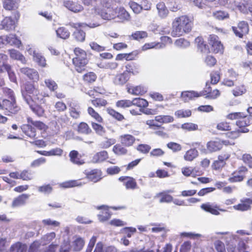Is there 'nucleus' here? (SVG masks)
<instances>
[{
    "instance_id": "nucleus-43",
    "label": "nucleus",
    "mask_w": 252,
    "mask_h": 252,
    "mask_svg": "<svg viewBox=\"0 0 252 252\" xmlns=\"http://www.w3.org/2000/svg\"><path fill=\"white\" fill-rule=\"evenodd\" d=\"M94 106L96 107L105 106L107 104L106 100L101 98H96L91 100Z\"/></svg>"
},
{
    "instance_id": "nucleus-8",
    "label": "nucleus",
    "mask_w": 252,
    "mask_h": 252,
    "mask_svg": "<svg viewBox=\"0 0 252 252\" xmlns=\"http://www.w3.org/2000/svg\"><path fill=\"white\" fill-rule=\"evenodd\" d=\"M209 44L212 46V51L215 53H222L223 47L219 37L215 34L210 35L209 38Z\"/></svg>"
},
{
    "instance_id": "nucleus-15",
    "label": "nucleus",
    "mask_w": 252,
    "mask_h": 252,
    "mask_svg": "<svg viewBox=\"0 0 252 252\" xmlns=\"http://www.w3.org/2000/svg\"><path fill=\"white\" fill-rule=\"evenodd\" d=\"M114 11L116 12V17L122 21H128L130 20V14L124 7L117 8Z\"/></svg>"
},
{
    "instance_id": "nucleus-33",
    "label": "nucleus",
    "mask_w": 252,
    "mask_h": 252,
    "mask_svg": "<svg viewBox=\"0 0 252 252\" xmlns=\"http://www.w3.org/2000/svg\"><path fill=\"white\" fill-rule=\"evenodd\" d=\"M56 32L57 36L63 39H67L70 36V32L64 27L58 28Z\"/></svg>"
},
{
    "instance_id": "nucleus-48",
    "label": "nucleus",
    "mask_w": 252,
    "mask_h": 252,
    "mask_svg": "<svg viewBox=\"0 0 252 252\" xmlns=\"http://www.w3.org/2000/svg\"><path fill=\"white\" fill-rule=\"evenodd\" d=\"M98 65L100 68L113 70L115 69L118 67V64L116 62H107L104 63H100Z\"/></svg>"
},
{
    "instance_id": "nucleus-52",
    "label": "nucleus",
    "mask_w": 252,
    "mask_h": 252,
    "mask_svg": "<svg viewBox=\"0 0 252 252\" xmlns=\"http://www.w3.org/2000/svg\"><path fill=\"white\" fill-rule=\"evenodd\" d=\"M249 121L246 120H238L236 122V126H238L237 129H245L247 130V132L249 131V129L246 127V126L249 125Z\"/></svg>"
},
{
    "instance_id": "nucleus-40",
    "label": "nucleus",
    "mask_w": 252,
    "mask_h": 252,
    "mask_svg": "<svg viewBox=\"0 0 252 252\" xmlns=\"http://www.w3.org/2000/svg\"><path fill=\"white\" fill-rule=\"evenodd\" d=\"M113 151L119 156L126 155L127 152V149L119 144H116L113 147Z\"/></svg>"
},
{
    "instance_id": "nucleus-38",
    "label": "nucleus",
    "mask_w": 252,
    "mask_h": 252,
    "mask_svg": "<svg viewBox=\"0 0 252 252\" xmlns=\"http://www.w3.org/2000/svg\"><path fill=\"white\" fill-rule=\"evenodd\" d=\"M247 130L245 129H237L226 133V136L229 138L235 139L239 137L241 133H246Z\"/></svg>"
},
{
    "instance_id": "nucleus-18",
    "label": "nucleus",
    "mask_w": 252,
    "mask_h": 252,
    "mask_svg": "<svg viewBox=\"0 0 252 252\" xmlns=\"http://www.w3.org/2000/svg\"><path fill=\"white\" fill-rule=\"evenodd\" d=\"M108 158V154L107 151H102L96 153L92 158L94 163H100L105 161Z\"/></svg>"
},
{
    "instance_id": "nucleus-51",
    "label": "nucleus",
    "mask_w": 252,
    "mask_h": 252,
    "mask_svg": "<svg viewBox=\"0 0 252 252\" xmlns=\"http://www.w3.org/2000/svg\"><path fill=\"white\" fill-rule=\"evenodd\" d=\"M88 112L93 118H94L98 122H101L102 118L101 116L95 111V110L92 108L89 107L88 109Z\"/></svg>"
},
{
    "instance_id": "nucleus-58",
    "label": "nucleus",
    "mask_w": 252,
    "mask_h": 252,
    "mask_svg": "<svg viewBox=\"0 0 252 252\" xmlns=\"http://www.w3.org/2000/svg\"><path fill=\"white\" fill-rule=\"evenodd\" d=\"M116 106L118 107L125 108L132 106V102L129 100H121L116 103Z\"/></svg>"
},
{
    "instance_id": "nucleus-41",
    "label": "nucleus",
    "mask_w": 252,
    "mask_h": 252,
    "mask_svg": "<svg viewBox=\"0 0 252 252\" xmlns=\"http://www.w3.org/2000/svg\"><path fill=\"white\" fill-rule=\"evenodd\" d=\"M132 105H137L140 107H145L148 105V102L144 99L141 98H135L132 101Z\"/></svg>"
},
{
    "instance_id": "nucleus-7",
    "label": "nucleus",
    "mask_w": 252,
    "mask_h": 252,
    "mask_svg": "<svg viewBox=\"0 0 252 252\" xmlns=\"http://www.w3.org/2000/svg\"><path fill=\"white\" fill-rule=\"evenodd\" d=\"M232 30L236 36L242 38L244 35L248 33L249 25L247 22L241 21L238 24L237 26L232 27Z\"/></svg>"
},
{
    "instance_id": "nucleus-9",
    "label": "nucleus",
    "mask_w": 252,
    "mask_h": 252,
    "mask_svg": "<svg viewBox=\"0 0 252 252\" xmlns=\"http://www.w3.org/2000/svg\"><path fill=\"white\" fill-rule=\"evenodd\" d=\"M15 29V21L10 17H5L0 23V30L10 31Z\"/></svg>"
},
{
    "instance_id": "nucleus-4",
    "label": "nucleus",
    "mask_w": 252,
    "mask_h": 252,
    "mask_svg": "<svg viewBox=\"0 0 252 252\" xmlns=\"http://www.w3.org/2000/svg\"><path fill=\"white\" fill-rule=\"evenodd\" d=\"M0 108L10 114H16L20 109L16 103L15 97L3 99L2 103H0Z\"/></svg>"
},
{
    "instance_id": "nucleus-5",
    "label": "nucleus",
    "mask_w": 252,
    "mask_h": 252,
    "mask_svg": "<svg viewBox=\"0 0 252 252\" xmlns=\"http://www.w3.org/2000/svg\"><path fill=\"white\" fill-rule=\"evenodd\" d=\"M126 70L122 73H120L116 75L113 80V83L118 86H123L126 84L129 79L130 77V73L134 74L135 73L133 72V69L130 68V65H127L126 66Z\"/></svg>"
},
{
    "instance_id": "nucleus-2",
    "label": "nucleus",
    "mask_w": 252,
    "mask_h": 252,
    "mask_svg": "<svg viewBox=\"0 0 252 252\" xmlns=\"http://www.w3.org/2000/svg\"><path fill=\"white\" fill-rule=\"evenodd\" d=\"M74 52L76 57L72 60L73 63L76 70L79 73H82L85 70L86 65L88 63L87 54L79 48H75Z\"/></svg>"
},
{
    "instance_id": "nucleus-63",
    "label": "nucleus",
    "mask_w": 252,
    "mask_h": 252,
    "mask_svg": "<svg viewBox=\"0 0 252 252\" xmlns=\"http://www.w3.org/2000/svg\"><path fill=\"white\" fill-rule=\"evenodd\" d=\"M22 244L17 242L11 246L9 252H22Z\"/></svg>"
},
{
    "instance_id": "nucleus-29",
    "label": "nucleus",
    "mask_w": 252,
    "mask_h": 252,
    "mask_svg": "<svg viewBox=\"0 0 252 252\" xmlns=\"http://www.w3.org/2000/svg\"><path fill=\"white\" fill-rule=\"evenodd\" d=\"M201 208L204 211L215 215H218L220 214L217 206L210 204L209 203L202 204Z\"/></svg>"
},
{
    "instance_id": "nucleus-30",
    "label": "nucleus",
    "mask_w": 252,
    "mask_h": 252,
    "mask_svg": "<svg viewBox=\"0 0 252 252\" xmlns=\"http://www.w3.org/2000/svg\"><path fill=\"white\" fill-rule=\"evenodd\" d=\"M8 52L10 54V57L14 60H17L21 61L22 63H26V59L24 56L21 54L18 51L15 49L9 50Z\"/></svg>"
},
{
    "instance_id": "nucleus-36",
    "label": "nucleus",
    "mask_w": 252,
    "mask_h": 252,
    "mask_svg": "<svg viewBox=\"0 0 252 252\" xmlns=\"http://www.w3.org/2000/svg\"><path fill=\"white\" fill-rule=\"evenodd\" d=\"M198 156V152L195 149H191L188 151L184 156L186 160L192 161Z\"/></svg>"
},
{
    "instance_id": "nucleus-3",
    "label": "nucleus",
    "mask_w": 252,
    "mask_h": 252,
    "mask_svg": "<svg viewBox=\"0 0 252 252\" xmlns=\"http://www.w3.org/2000/svg\"><path fill=\"white\" fill-rule=\"evenodd\" d=\"M68 25L72 28L76 29L73 34V36L74 38L78 41L82 42L85 40L86 34L82 30H79V28L81 27H85L88 26L90 28H93L99 26V24L97 23H90L89 24H86L85 23H74L73 22H70Z\"/></svg>"
},
{
    "instance_id": "nucleus-49",
    "label": "nucleus",
    "mask_w": 252,
    "mask_h": 252,
    "mask_svg": "<svg viewBox=\"0 0 252 252\" xmlns=\"http://www.w3.org/2000/svg\"><path fill=\"white\" fill-rule=\"evenodd\" d=\"M131 37L133 39L140 40L147 37L148 34L144 31H136L131 34Z\"/></svg>"
},
{
    "instance_id": "nucleus-55",
    "label": "nucleus",
    "mask_w": 252,
    "mask_h": 252,
    "mask_svg": "<svg viewBox=\"0 0 252 252\" xmlns=\"http://www.w3.org/2000/svg\"><path fill=\"white\" fill-rule=\"evenodd\" d=\"M217 129L221 131H227V130H231L232 129L230 127L229 124L227 122H220L219 123L217 126Z\"/></svg>"
},
{
    "instance_id": "nucleus-21",
    "label": "nucleus",
    "mask_w": 252,
    "mask_h": 252,
    "mask_svg": "<svg viewBox=\"0 0 252 252\" xmlns=\"http://www.w3.org/2000/svg\"><path fill=\"white\" fill-rule=\"evenodd\" d=\"M222 143L220 141H211L207 144L208 151L210 152H215L220 150L222 148Z\"/></svg>"
},
{
    "instance_id": "nucleus-31",
    "label": "nucleus",
    "mask_w": 252,
    "mask_h": 252,
    "mask_svg": "<svg viewBox=\"0 0 252 252\" xmlns=\"http://www.w3.org/2000/svg\"><path fill=\"white\" fill-rule=\"evenodd\" d=\"M100 15L103 19L109 20L114 19L116 17V12L111 10L110 8H108L107 11H101Z\"/></svg>"
},
{
    "instance_id": "nucleus-46",
    "label": "nucleus",
    "mask_w": 252,
    "mask_h": 252,
    "mask_svg": "<svg viewBox=\"0 0 252 252\" xmlns=\"http://www.w3.org/2000/svg\"><path fill=\"white\" fill-rule=\"evenodd\" d=\"M96 79V74L93 72H90L85 74L83 76V79L88 83H92L95 81Z\"/></svg>"
},
{
    "instance_id": "nucleus-50",
    "label": "nucleus",
    "mask_w": 252,
    "mask_h": 252,
    "mask_svg": "<svg viewBox=\"0 0 252 252\" xmlns=\"http://www.w3.org/2000/svg\"><path fill=\"white\" fill-rule=\"evenodd\" d=\"M92 126L93 129L95 130V132L97 134L100 136H102L105 133V130L104 128L101 125L95 123H92Z\"/></svg>"
},
{
    "instance_id": "nucleus-47",
    "label": "nucleus",
    "mask_w": 252,
    "mask_h": 252,
    "mask_svg": "<svg viewBox=\"0 0 252 252\" xmlns=\"http://www.w3.org/2000/svg\"><path fill=\"white\" fill-rule=\"evenodd\" d=\"M107 111L109 115L118 121H122L124 119L123 115L113 109L108 108Z\"/></svg>"
},
{
    "instance_id": "nucleus-17",
    "label": "nucleus",
    "mask_w": 252,
    "mask_h": 252,
    "mask_svg": "<svg viewBox=\"0 0 252 252\" xmlns=\"http://www.w3.org/2000/svg\"><path fill=\"white\" fill-rule=\"evenodd\" d=\"M251 204H252V199L245 198L241 200V203L234 206L233 208L239 211H247L250 209Z\"/></svg>"
},
{
    "instance_id": "nucleus-53",
    "label": "nucleus",
    "mask_w": 252,
    "mask_h": 252,
    "mask_svg": "<svg viewBox=\"0 0 252 252\" xmlns=\"http://www.w3.org/2000/svg\"><path fill=\"white\" fill-rule=\"evenodd\" d=\"M191 114L189 110H179L175 112V115L178 118H185L189 117Z\"/></svg>"
},
{
    "instance_id": "nucleus-14",
    "label": "nucleus",
    "mask_w": 252,
    "mask_h": 252,
    "mask_svg": "<svg viewBox=\"0 0 252 252\" xmlns=\"http://www.w3.org/2000/svg\"><path fill=\"white\" fill-rule=\"evenodd\" d=\"M204 92H197L194 91H186L181 94V97L185 102L192 99L193 97H198L200 96L204 95Z\"/></svg>"
},
{
    "instance_id": "nucleus-39",
    "label": "nucleus",
    "mask_w": 252,
    "mask_h": 252,
    "mask_svg": "<svg viewBox=\"0 0 252 252\" xmlns=\"http://www.w3.org/2000/svg\"><path fill=\"white\" fill-rule=\"evenodd\" d=\"M213 17L219 20H223L229 18V14L224 11H217L213 13Z\"/></svg>"
},
{
    "instance_id": "nucleus-34",
    "label": "nucleus",
    "mask_w": 252,
    "mask_h": 252,
    "mask_svg": "<svg viewBox=\"0 0 252 252\" xmlns=\"http://www.w3.org/2000/svg\"><path fill=\"white\" fill-rule=\"evenodd\" d=\"M32 103L28 104L29 105L32 111L38 116H42L44 113V109L40 105L32 104Z\"/></svg>"
},
{
    "instance_id": "nucleus-37",
    "label": "nucleus",
    "mask_w": 252,
    "mask_h": 252,
    "mask_svg": "<svg viewBox=\"0 0 252 252\" xmlns=\"http://www.w3.org/2000/svg\"><path fill=\"white\" fill-rule=\"evenodd\" d=\"M157 196H161L159 200L160 203H170L173 200V197L169 194H167L166 192H159L157 194Z\"/></svg>"
},
{
    "instance_id": "nucleus-35",
    "label": "nucleus",
    "mask_w": 252,
    "mask_h": 252,
    "mask_svg": "<svg viewBox=\"0 0 252 252\" xmlns=\"http://www.w3.org/2000/svg\"><path fill=\"white\" fill-rule=\"evenodd\" d=\"M84 240L81 237H77L73 242L72 247L75 251H79L84 247Z\"/></svg>"
},
{
    "instance_id": "nucleus-24",
    "label": "nucleus",
    "mask_w": 252,
    "mask_h": 252,
    "mask_svg": "<svg viewBox=\"0 0 252 252\" xmlns=\"http://www.w3.org/2000/svg\"><path fill=\"white\" fill-rule=\"evenodd\" d=\"M22 131L31 138H35L36 131L34 127L29 125H23L21 126Z\"/></svg>"
},
{
    "instance_id": "nucleus-54",
    "label": "nucleus",
    "mask_w": 252,
    "mask_h": 252,
    "mask_svg": "<svg viewBox=\"0 0 252 252\" xmlns=\"http://www.w3.org/2000/svg\"><path fill=\"white\" fill-rule=\"evenodd\" d=\"M167 147L173 152H177L181 150L182 146L178 143L171 142L167 144Z\"/></svg>"
},
{
    "instance_id": "nucleus-20",
    "label": "nucleus",
    "mask_w": 252,
    "mask_h": 252,
    "mask_svg": "<svg viewBox=\"0 0 252 252\" xmlns=\"http://www.w3.org/2000/svg\"><path fill=\"white\" fill-rule=\"evenodd\" d=\"M19 0H4L3 7L7 10H14L19 5Z\"/></svg>"
},
{
    "instance_id": "nucleus-11",
    "label": "nucleus",
    "mask_w": 252,
    "mask_h": 252,
    "mask_svg": "<svg viewBox=\"0 0 252 252\" xmlns=\"http://www.w3.org/2000/svg\"><path fill=\"white\" fill-rule=\"evenodd\" d=\"M20 70L22 73L27 76L30 79L34 81L38 80L39 75L36 70L29 67H23L20 68Z\"/></svg>"
},
{
    "instance_id": "nucleus-42",
    "label": "nucleus",
    "mask_w": 252,
    "mask_h": 252,
    "mask_svg": "<svg viewBox=\"0 0 252 252\" xmlns=\"http://www.w3.org/2000/svg\"><path fill=\"white\" fill-rule=\"evenodd\" d=\"M78 131L80 133L88 134L91 132L92 130L86 123H81L78 126Z\"/></svg>"
},
{
    "instance_id": "nucleus-27",
    "label": "nucleus",
    "mask_w": 252,
    "mask_h": 252,
    "mask_svg": "<svg viewBox=\"0 0 252 252\" xmlns=\"http://www.w3.org/2000/svg\"><path fill=\"white\" fill-rule=\"evenodd\" d=\"M157 8L158 10V15L161 18H164L168 14V10L163 2H159L157 5Z\"/></svg>"
},
{
    "instance_id": "nucleus-32",
    "label": "nucleus",
    "mask_w": 252,
    "mask_h": 252,
    "mask_svg": "<svg viewBox=\"0 0 252 252\" xmlns=\"http://www.w3.org/2000/svg\"><path fill=\"white\" fill-rule=\"evenodd\" d=\"M33 59L34 62L42 67H45L46 65L45 58L41 55V54L34 52L33 55Z\"/></svg>"
},
{
    "instance_id": "nucleus-13",
    "label": "nucleus",
    "mask_w": 252,
    "mask_h": 252,
    "mask_svg": "<svg viewBox=\"0 0 252 252\" xmlns=\"http://www.w3.org/2000/svg\"><path fill=\"white\" fill-rule=\"evenodd\" d=\"M119 139L122 145L126 147L131 146L135 140V137L130 134L122 135Z\"/></svg>"
},
{
    "instance_id": "nucleus-45",
    "label": "nucleus",
    "mask_w": 252,
    "mask_h": 252,
    "mask_svg": "<svg viewBox=\"0 0 252 252\" xmlns=\"http://www.w3.org/2000/svg\"><path fill=\"white\" fill-rule=\"evenodd\" d=\"M46 86L51 91H55L58 89L57 84L51 79H47L44 81Z\"/></svg>"
},
{
    "instance_id": "nucleus-1",
    "label": "nucleus",
    "mask_w": 252,
    "mask_h": 252,
    "mask_svg": "<svg viewBox=\"0 0 252 252\" xmlns=\"http://www.w3.org/2000/svg\"><path fill=\"white\" fill-rule=\"evenodd\" d=\"M171 35L173 37L180 36L189 32L193 26L191 19L187 15L176 17L172 22Z\"/></svg>"
},
{
    "instance_id": "nucleus-12",
    "label": "nucleus",
    "mask_w": 252,
    "mask_h": 252,
    "mask_svg": "<svg viewBox=\"0 0 252 252\" xmlns=\"http://www.w3.org/2000/svg\"><path fill=\"white\" fill-rule=\"evenodd\" d=\"M119 181L124 182V185L126 189H134L137 188V185L134 178L128 176H122L119 179Z\"/></svg>"
},
{
    "instance_id": "nucleus-23",
    "label": "nucleus",
    "mask_w": 252,
    "mask_h": 252,
    "mask_svg": "<svg viewBox=\"0 0 252 252\" xmlns=\"http://www.w3.org/2000/svg\"><path fill=\"white\" fill-rule=\"evenodd\" d=\"M86 182H82L81 179L76 180H70L65 182L61 184V186L64 188H69L75 187H80L85 184Z\"/></svg>"
},
{
    "instance_id": "nucleus-19",
    "label": "nucleus",
    "mask_w": 252,
    "mask_h": 252,
    "mask_svg": "<svg viewBox=\"0 0 252 252\" xmlns=\"http://www.w3.org/2000/svg\"><path fill=\"white\" fill-rule=\"evenodd\" d=\"M64 5L69 10L75 13L80 12L83 9L81 5L69 0L64 1Z\"/></svg>"
},
{
    "instance_id": "nucleus-10",
    "label": "nucleus",
    "mask_w": 252,
    "mask_h": 252,
    "mask_svg": "<svg viewBox=\"0 0 252 252\" xmlns=\"http://www.w3.org/2000/svg\"><path fill=\"white\" fill-rule=\"evenodd\" d=\"M84 173L86 175V179L94 183L97 182L101 179V171L98 169H95L90 171L85 170Z\"/></svg>"
},
{
    "instance_id": "nucleus-57",
    "label": "nucleus",
    "mask_w": 252,
    "mask_h": 252,
    "mask_svg": "<svg viewBox=\"0 0 252 252\" xmlns=\"http://www.w3.org/2000/svg\"><path fill=\"white\" fill-rule=\"evenodd\" d=\"M211 83L212 84H217L220 79V76L218 71H213L210 74Z\"/></svg>"
},
{
    "instance_id": "nucleus-22",
    "label": "nucleus",
    "mask_w": 252,
    "mask_h": 252,
    "mask_svg": "<svg viewBox=\"0 0 252 252\" xmlns=\"http://www.w3.org/2000/svg\"><path fill=\"white\" fill-rule=\"evenodd\" d=\"M70 161L74 164L80 165L83 164L85 162L79 157V153L77 151H71L69 154Z\"/></svg>"
},
{
    "instance_id": "nucleus-6",
    "label": "nucleus",
    "mask_w": 252,
    "mask_h": 252,
    "mask_svg": "<svg viewBox=\"0 0 252 252\" xmlns=\"http://www.w3.org/2000/svg\"><path fill=\"white\" fill-rule=\"evenodd\" d=\"M22 95L23 99L27 104L32 103V99L31 94H36L38 93V89L31 84H28L25 85V90H21Z\"/></svg>"
},
{
    "instance_id": "nucleus-61",
    "label": "nucleus",
    "mask_w": 252,
    "mask_h": 252,
    "mask_svg": "<svg viewBox=\"0 0 252 252\" xmlns=\"http://www.w3.org/2000/svg\"><path fill=\"white\" fill-rule=\"evenodd\" d=\"M151 149L150 146L147 144H140L137 147V150L143 154L148 153Z\"/></svg>"
},
{
    "instance_id": "nucleus-16",
    "label": "nucleus",
    "mask_w": 252,
    "mask_h": 252,
    "mask_svg": "<svg viewBox=\"0 0 252 252\" xmlns=\"http://www.w3.org/2000/svg\"><path fill=\"white\" fill-rule=\"evenodd\" d=\"M30 195L27 194H22L14 199L12 203V207L13 208L24 205Z\"/></svg>"
},
{
    "instance_id": "nucleus-56",
    "label": "nucleus",
    "mask_w": 252,
    "mask_h": 252,
    "mask_svg": "<svg viewBox=\"0 0 252 252\" xmlns=\"http://www.w3.org/2000/svg\"><path fill=\"white\" fill-rule=\"evenodd\" d=\"M175 44L179 47L185 48L189 46V42L184 38H179L176 40Z\"/></svg>"
},
{
    "instance_id": "nucleus-26",
    "label": "nucleus",
    "mask_w": 252,
    "mask_h": 252,
    "mask_svg": "<svg viewBox=\"0 0 252 252\" xmlns=\"http://www.w3.org/2000/svg\"><path fill=\"white\" fill-rule=\"evenodd\" d=\"M128 93L134 95H142L146 92V89L141 86L127 88Z\"/></svg>"
},
{
    "instance_id": "nucleus-25",
    "label": "nucleus",
    "mask_w": 252,
    "mask_h": 252,
    "mask_svg": "<svg viewBox=\"0 0 252 252\" xmlns=\"http://www.w3.org/2000/svg\"><path fill=\"white\" fill-rule=\"evenodd\" d=\"M210 87L209 86L208 88H206V90L202 92H204V94H205L204 95H206V98L214 99L217 98L220 95V93L218 90L216 89L213 90V91H211V90H210Z\"/></svg>"
},
{
    "instance_id": "nucleus-59",
    "label": "nucleus",
    "mask_w": 252,
    "mask_h": 252,
    "mask_svg": "<svg viewBox=\"0 0 252 252\" xmlns=\"http://www.w3.org/2000/svg\"><path fill=\"white\" fill-rule=\"evenodd\" d=\"M2 91L3 95L7 97L8 99L15 97L14 92L11 89L7 87H3L2 88Z\"/></svg>"
},
{
    "instance_id": "nucleus-62",
    "label": "nucleus",
    "mask_w": 252,
    "mask_h": 252,
    "mask_svg": "<svg viewBox=\"0 0 252 252\" xmlns=\"http://www.w3.org/2000/svg\"><path fill=\"white\" fill-rule=\"evenodd\" d=\"M244 162L252 168V156L250 154H244L242 157Z\"/></svg>"
},
{
    "instance_id": "nucleus-60",
    "label": "nucleus",
    "mask_w": 252,
    "mask_h": 252,
    "mask_svg": "<svg viewBox=\"0 0 252 252\" xmlns=\"http://www.w3.org/2000/svg\"><path fill=\"white\" fill-rule=\"evenodd\" d=\"M129 5L135 13H139L142 10V7H141V5L135 2H129Z\"/></svg>"
},
{
    "instance_id": "nucleus-64",
    "label": "nucleus",
    "mask_w": 252,
    "mask_h": 252,
    "mask_svg": "<svg viewBox=\"0 0 252 252\" xmlns=\"http://www.w3.org/2000/svg\"><path fill=\"white\" fill-rule=\"evenodd\" d=\"M70 115L74 119H78L80 117V111L78 108H76L70 105L69 108Z\"/></svg>"
},
{
    "instance_id": "nucleus-28",
    "label": "nucleus",
    "mask_w": 252,
    "mask_h": 252,
    "mask_svg": "<svg viewBox=\"0 0 252 252\" xmlns=\"http://www.w3.org/2000/svg\"><path fill=\"white\" fill-rule=\"evenodd\" d=\"M6 44H10V45L15 46L19 47L21 44V41L18 39L15 34H10L6 36Z\"/></svg>"
},
{
    "instance_id": "nucleus-44",
    "label": "nucleus",
    "mask_w": 252,
    "mask_h": 252,
    "mask_svg": "<svg viewBox=\"0 0 252 252\" xmlns=\"http://www.w3.org/2000/svg\"><path fill=\"white\" fill-rule=\"evenodd\" d=\"M116 143V140L114 138H106L105 140L102 141L99 145L102 149H107Z\"/></svg>"
}]
</instances>
